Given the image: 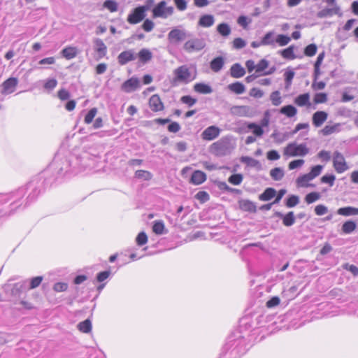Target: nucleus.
<instances>
[{"label":"nucleus","instance_id":"47","mask_svg":"<svg viewBox=\"0 0 358 358\" xmlns=\"http://www.w3.org/2000/svg\"><path fill=\"white\" fill-rule=\"evenodd\" d=\"M291 41V38L287 35L278 34L275 38L276 42L280 46L287 45Z\"/></svg>","mask_w":358,"mask_h":358},{"label":"nucleus","instance_id":"29","mask_svg":"<svg viewBox=\"0 0 358 358\" xmlns=\"http://www.w3.org/2000/svg\"><path fill=\"white\" fill-rule=\"evenodd\" d=\"M228 89L236 94H241L245 92V86L238 81L229 85Z\"/></svg>","mask_w":358,"mask_h":358},{"label":"nucleus","instance_id":"11","mask_svg":"<svg viewBox=\"0 0 358 358\" xmlns=\"http://www.w3.org/2000/svg\"><path fill=\"white\" fill-rule=\"evenodd\" d=\"M139 87V80L136 77H132L122 84L121 90L124 92L130 93L136 91Z\"/></svg>","mask_w":358,"mask_h":358},{"label":"nucleus","instance_id":"33","mask_svg":"<svg viewBox=\"0 0 358 358\" xmlns=\"http://www.w3.org/2000/svg\"><path fill=\"white\" fill-rule=\"evenodd\" d=\"M310 96L308 93H305L303 94H300L298 96L295 100L294 103L298 105L299 106H304L306 105H309L310 102Z\"/></svg>","mask_w":358,"mask_h":358},{"label":"nucleus","instance_id":"2","mask_svg":"<svg viewBox=\"0 0 358 358\" xmlns=\"http://www.w3.org/2000/svg\"><path fill=\"white\" fill-rule=\"evenodd\" d=\"M235 138L231 136H226L210 146V152L217 157H224L230 155L236 148Z\"/></svg>","mask_w":358,"mask_h":358},{"label":"nucleus","instance_id":"6","mask_svg":"<svg viewBox=\"0 0 358 358\" xmlns=\"http://www.w3.org/2000/svg\"><path fill=\"white\" fill-rule=\"evenodd\" d=\"M192 36V33L186 31L184 29L178 27L173 29L168 34V40L171 43L178 44L179 43L187 40V38Z\"/></svg>","mask_w":358,"mask_h":358},{"label":"nucleus","instance_id":"14","mask_svg":"<svg viewBox=\"0 0 358 358\" xmlns=\"http://www.w3.org/2000/svg\"><path fill=\"white\" fill-rule=\"evenodd\" d=\"M17 83L18 80L16 78L12 77L6 80L2 84L3 90L1 93L6 94L13 92Z\"/></svg>","mask_w":358,"mask_h":358},{"label":"nucleus","instance_id":"42","mask_svg":"<svg viewBox=\"0 0 358 358\" xmlns=\"http://www.w3.org/2000/svg\"><path fill=\"white\" fill-rule=\"evenodd\" d=\"M247 127L252 131V133L257 136H262L264 134V130L262 127L256 123H248Z\"/></svg>","mask_w":358,"mask_h":358},{"label":"nucleus","instance_id":"32","mask_svg":"<svg viewBox=\"0 0 358 358\" xmlns=\"http://www.w3.org/2000/svg\"><path fill=\"white\" fill-rule=\"evenodd\" d=\"M313 179L308 173L304 174L296 179L297 185L299 187H314V185L309 184L308 182Z\"/></svg>","mask_w":358,"mask_h":358},{"label":"nucleus","instance_id":"28","mask_svg":"<svg viewBox=\"0 0 358 358\" xmlns=\"http://www.w3.org/2000/svg\"><path fill=\"white\" fill-rule=\"evenodd\" d=\"M341 124L336 123L333 125H326L322 130L321 132L324 136H329L334 133L339 132L341 130Z\"/></svg>","mask_w":358,"mask_h":358},{"label":"nucleus","instance_id":"59","mask_svg":"<svg viewBox=\"0 0 358 358\" xmlns=\"http://www.w3.org/2000/svg\"><path fill=\"white\" fill-rule=\"evenodd\" d=\"M43 280L42 276H36L31 279L30 280V285H29V289H32L34 288L38 287L40 284L41 283Z\"/></svg>","mask_w":358,"mask_h":358},{"label":"nucleus","instance_id":"50","mask_svg":"<svg viewBox=\"0 0 358 358\" xmlns=\"http://www.w3.org/2000/svg\"><path fill=\"white\" fill-rule=\"evenodd\" d=\"M317 50V45L315 43H311L305 48L304 54L308 57H313L316 54Z\"/></svg>","mask_w":358,"mask_h":358},{"label":"nucleus","instance_id":"63","mask_svg":"<svg viewBox=\"0 0 358 358\" xmlns=\"http://www.w3.org/2000/svg\"><path fill=\"white\" fill-rule=\"evenodd\" d=\"M246 45V42L241 38H236L233 41V47L235 49H241Z\"/></svg>","mask_w":358,"mask_h":358},{"label":"nucleus","instance_id":"61","mask_svg":"<svg viewBox=\"0 0 358 358\" xmlns=\"http://www.w3.org/2000/svg\"><path fill=\"white\" fill-rule=\"evenodd\" d=\"M57 85V81L55 78L48 79L45 84H44V88L48 90H52L56 87Z\"/></svg>","mask_w":358,"mask_h":358},{"label":"nucleus","instance_id":"16","mask_svg":"<svg viewBox=\"0 0 358 358\" xmlns=\"http://www.w3.org/2000/svg\"><path fill=\"white\" fill-rule=\"evenodd\" d=\"M334 7L329 8H326L317 13V17L319 18H324L327 17H331L334 15H341V9L337 5H333Z\"/></svg>","mask_w":358,"mask_h":358},{"label":"nucleus","instance_id":"60","mask_svg":"<svg viewBox=\"0 0 358 358\" xmlns=\"http://www.w3.org/2000/svg\"><path fill=\"white\" fill-rule=\"evenodd\" d=\"M268 66V62L265 59H262L259 61V62L256 65V72L260 73L263 71H264L266 69H267Z\"/></svg>","mask_w":358,"mask_h":358},{"label":"nucleus","instance_id":"19","mask_svg":"<svg viewBox=\"0 0 358 358\" xmlns=\"http://www.w3.org/2000/svg\"><path fill=\"white\" fill-rule=\"evenodd\" d=\"M206 180V174L199 170L194 171L191 176L190 182L199 185L202 184Z\"/></svg>","mask_w":358,"mask_h":358},{"label":"nucleus","instance_id":"40","mask_svg":"<svg viewBox=\"0 0 358 358\" xmlns=\"http://www.w3.org/2000/svg\"><path fill=\"white\" fill-rule=\"evenodd\" d=\"M282 223L286 227H291L295 223V216L294 212L290 211L284 215Z\"/></svg>","mask_w":358,"mask_h":358},{"label":"nucleus","instance_id":"62","mask_svg":"<svg viewBox=\"0 0 358 358\" xmlns=\"http://www.w3.org/2000/svg\"><path fill=\"white\" fill-rule=\"evenodd\" d=\"M317 157L323 162H327L331 159V152L329 151L322 150L318 152Z\"/></svg>","mask_w":358,"mask_h":358},{"label":"nucleus","instance_id":"64","mask_svg":"<svg viewBox=\"0 0 358 358\" xmlns=\"http://www.w3.org/2000/svg\"><path fill=\"white\" fill-rule=\"evenodd\" d=\"M154 22L149 19H146L142 25L143 30L146 32L151 31L154 29Z\"/></svg>","mask_w":358,"mask_h":358},{"label":"nucleus","instance_id":"53","mask_svg":"<svg viewBox=\"0 0 358 358\" xmlns=\"http://www.w3.org/2000/svg\"><path fill=\"white\" fill-rule=\"evenodd\" d=\"M136 241L138 245H144L148 242V236L146 234L144 231L140 232L136 238Z\"/></svg>","mask_w":358,"mask_h":358},{"label":"nucleus","instance_id":"24","mask_svg":"<svg viewBox=\"0 0 358 358\" xmlns=\"http://www.w3.org/2000/svg\"><path fill=\"white\" fill-rule=\"evenodd\" d=\"M337 213L338 215L346 217L352 215H358V208L352 206L340 208L338 209Z\"/></svg>","mask_w":358,"mask_h":358},{"label":"nucleus","instance_id":"10","mask_svg":"<svg viewBox=\"0 0 358 358\" xmlns=\"http://www.w3.org/2000/svg\"><path fill=\"white\" fill-rule=\"evenodd\" d=\"M146 16L145 12L140 6L134 8L127 17V22L136 24L141 22Z\"/></svg>","mask_w":358,"mask_h":358},{"label":"nucleus","instance_id":"26","mask_svg":"<svg viewBox=\"0 0 358 358\" xmlns=\"http://www.w3.org/2000/svg\"><path fill=\"white\" fill-rule=\"evenodd\" d=\"M194 90L195 92L203 94H208L213 92L212 87L203 83H196L194 86Z\"/></svg>","mask_w":358,"mask_h":358},{"label":"nucleus","instance_id":"52","mask_svg":"<svg viewBox=\"0 0 358 358\" xmlns=\"http://www.w3.org/2000/svg\"><path fill=\"white\" fill-rule=\"evenodd\" d=\"M299 203V197L296 195H291L286 201V206L288 208H293Z\"/></svg>","mask_w":358,"mask_h":358},{"label":"nucleus","instance_id":"15","mask_svg":"<svg viewBox=\"0 0 358 358\" xmlns=\"http://www.w3.org/2000/svg\"><path fill=\"white\" fill-rule=\"evenodd\" d=\"M94 50L97 53L98 59L104 57L107 53V47L103 41L99 38H94Z\"/></svg>","mask_w":358,"mask_h":358},{"label":"nucleus","instance_id":"13","mask_svg":"<svg viewBox=\"0 0 358 358\" xmlns=\"http://www.w3.org/2000/svg\"><path fill=\"white\" fill-rule=\"evenodd\" d=\"M136 58L134 50H129L122 52L117 57L118 63L120 65H125L129 62L134 61Z\"/></svg>","mask_w":358,"mask_h":358},{"label":"nucleus","instance_id":"31","mask_svg":"<svg viewBox=\"0 0 358 358\" xmlns=\"http://www.w3.org/2000/svg\"><path fill=\"white\" fill-rule=\"evenodd\" d=\"M276 194V191L274 188L268 187L262 194L259 196V199L261 201H269L273 199Z\"/></svg>","mask_w":358,"mask_h":358},{"label":"nucleus","instance_id":"45","mask_svg":"<svg viewBox=\"0 0 358 358\" xmlns=\"http://www.w3.org/2000/svg\"><path fill=\"white\" fill-rule=\"evenodd\" d=\"M243 180V176L241 173H235L230 176L228 178V182L234 185H240Z\"/></svg>","mask_w":358,"mask_h":358},{"label":"nucleus","instance_id":"7","mask_svg":"<svg viewBox=\"0 0 358 358\" xmlns=\"http://www.w3.org/2000/svg\"><path fill=\"white\" fill-rule=\"evenodd\" d=\"M173 13V7L166 6L164 1L159 2L152 10L154 17L166 19Z\"/></svg>","mask_w":358,"mask_h":358},{"label":"nucleus","instance_id":"54","mask_svg":"<svg viewBox=\"0 0 358 358\" xmlns=\"http://www.w3.org/2000/svg\"><path fill=\"white\" fill-rule=\"evenodd\" d=\"M322 169L323 166L322 165H316L311 169L310 171L308 173V175L313 180L321 173Z\"/></svg>","mask_w":358,"mask_h":358},{"label":"nucleus","instance_id":"44","mask_svg":"<svg viewBox=\"0 0 358 358\" xmlns=\"http://www.w3.org/2000/svg\"><path fill=\"white\" fill-rule=\"evenodd\" d=\"M103 6L111 13L116 12L118 9V3L114 0H106Z\"/></svg>","mask_w":358,"mask_h":358},{"label":"nucleus","instance_id":"9","mask_svg":"<svg viewBox=\"0 0 358 358\" xmlns=\"http://www.w3.org/2000/svg\"><path fill=\"white\" fill-rule=\"evenodd\" d=\"M28 188H33V192L29 194V195L27 197V199L30 201L34 200L37 196V195L40 194V190H38L36 187H34V182H30L27 185L26 188L21 187L18 189L15 192H13L11 194L12 198L16 197V201H15V202L17 201V199H20L24 197V196L26 194V189Z\"/></svg>","mask_w":358,"mask_h":358},{"label":"nucleus","instance_id":"21","mask_svg":"<svg viewBox=\"0 0 358 358\" xmlns=\"http://www.w3.org/2000/svg\"><path fill=\"white\" fill-rule=\"evenodd\" d=\"M239 207L242 210L255 213L257 210L255 203L248 199H241L238 202Z\"/></svg>","mask_w":358,"mask_h":358},{"label":"nucleus","instance_id":"46","mask_svg":"<svg viewBox=\"0 0 358 358\" xmlns=\"http://www.w3.org/2000/svg\"><path fill=\"white\" fill-rule=\"evenodd\" d=\"M135 177L144 180H150L152 175L150 172L145 170H138L135 172Z\"/></svg>","mask_w":358,"mask_h":358},{"label":"nucleus","instance_id":"5","mask_svg":"<svg viewBox=\"0 0 358 358\" xmlns=\"http://www.w3.org/2000/svg\"><path fill=\"white\" fill-rule=\"evenodd\" d=\"M206 46V41L202 38H196L192 36L187 38L186 42L183 45V49L188 53L199 52L203 50Z\"/></svg>","mask_w":358,"mask_h":358},{"label":"nucleus","instance_id":"49","mask_svg":"<svg viewBox=\"0 0 358 358\" xmlns=\"http://www.w3.org/2000/svg\"><path fill=\"white\" fill-rule=\"evenodd\" d=\"M241 162L252 167H255L259 164L258 160L248 156L242 157Z\"/></svg>","mask_w":358,"mask_h":358},{"label":"nucleus","instance_id":"23","mask_svg":"<svg viewBox=\"0 0 358 358\" xmlns=\"http://www.w3.org/2000/svg\"><path fill=\"white\" fill-rule=\"evenodd\" d=\"M78 53V49L76 47L68 46L64 48L61 54L66 59H71L75 58Z\"/></svg>","mask_w":358,"mask_h":358},{"label":"nucleus","instance_id":"4","mask_svg":"<svg viewBox=\"0 0 358 358\" xmlns=\"http://www.w3.org/2000/svg\"><path fill=\"white\" fill-rule=\"evenodd\" d=\"M310 149L306 143L297 144L296 142L289 143L285 148L283 155L287 157H304L309 153Z\"/></svg>","mask_w":358,"mask_h":358},{"label":"nucleus","instance_id":"12","mask_svg":"<svg viewBox=\"0 0 358 358\" xmlns=\"http://www.w3.org/2000/svg\"><path fill=\"white\" fill-rule=\"evenodd\" d=\"M220 129L216 126H210L205 129L201 134V137L206 141H213L219 136Z\"/></svg>","mask_w":358,"mask_h":358},{"label":"nucleus","instance_id":"36","mask_svg":"<svg viewBox=\"0 0 358 358\" xmlns=\"http://www.w3.org/2000/svg\"><path fill=\"white\" fill-rule=\"evenodd\" d=\"M294 45H290L286 49H284L280 51V54L285 59L292 60L294 59L296 57L294 53Z\"/></svg>","mask_w":358,"mask_h":358},{"label":"nucleus","instance_id":"8","mask_svg":"<svg viewBox=\"0 0 358 358\" xmlns=\"http://www.w3.org/2000/svg\"><path fill=\"white\" fill-rule=\"evenodd\" d=\"M333 166L338 173H342L349 169L343 155L338 151L334 152Z\"/></svg>","mask_w":358,"mask_h":358},{"label":"nucleus","instance_id":"38","mask_svg":"<svg viewBox=\"0 0 358 358\" xmlns=\"http://www.w3.org/2000/svg\"><path fill=\"white\" fill-rule=\"evenodd\" d=\"M356 229V223L352 220H348L343 223L342 231L346 234H351Z\"/></svg>","mask_w":358,"mask_h":358},{"label":"nucleus","instance_id":"56","mask_svg":"<svg viewBox=\"0 0 358 358\" xmlns=\"http://www.w3.org/2000/svg\"><path fill=\"white\" fill-rule=\"evenodd\" d=\"M294 72L292 70H289V71H287L285 74H284V76H285V84H286V88H289V86L291 85L292 84V81L294 77Z\"/></svg>","mask_w":358,"mask_h":358},{"label":"nucleus","instance_id":"58","mask_svg":"<svg viewBox=\"0 0 358 358\" xmlns=\"http://www.w3.org/2000/svg\"><path fill=\"white\" fill-rule=\"evenodd\" d=\"M180 101L182 103L188 105L189 107L194 105L197 100L194 98H192L191 96L186 95L181 97Z\"/></svg>","mask_w":358,"mask_h":358},{"label":"nucleus","instance_id":"30","mask_svg":"<svg viewBox=\"0 0 358 358\" xmlns=\"http://www.w3.org/2000/svg\"><path fill=\"white\" fill-rule=\"evenodd\" d=\"M280 113L290 118L296 115L297 109L292 105H287L280 109Z\"/></svg>","mask_w":358,"mask_h":358},{"label":"nucleus","instance_id":"57","mask_svg":"<svg viewBox=\"0 0 358 358\" xmlns=\"http://www.w3.org/2000/svg\"><path fill=\"white\" fill-rule=\"evenodd\" d=\"M335 180L336 176L333 174L324 175L321 178V182L329 184L330 187L334 185Z\"/></svg>","mask_w":358,"mask_h":358},{"label":"nucleus","instance_id":"3","mask_svg":"<svg viewBox=\"0 0 358 358\" xmlns=\"http://www.w3.org/2000/svg\"><path fill=\"white\" fill-rule=\"evenodd\" d=\"M174 77L172 80V84L177 85L179 83L187 84L194 80L196 76V72L192 76L189 69L187 65H182L173 71Z\"/></svg>","mask_w":358,"mask_h":358},{"label":"nucleus","instance_id":"1","mask_svg":"<svg viewBox=\"0 0 358 358\" xmlns=\"http://www.w3.org/2000/svg\"><path fill=\"white\" fill-rule=\"evenodd\" d=\"M89 164H82L79 157L71 155L61 161H55L52 166L57 169L59 176H64L73 170L80 171L87 168Z\"/></svg>","mask_w":358,"mask_h":358},{"label":"nucleus","instance_id":"39","mask_svg":"<svg viewBox=\"0 0 358 358\" xmlns=\"http://www.w3.org/2000/svg\"><path fill=\"white\" fill-rule=\"evenodd\" d=\"M217 31L224 37H227L231 34V28L229 25L224 22L217 25Z\"/></svg>","mask_w":358,"mask_h":358},{"label":"nucleus","instance_id":"48","mask_svg":"<svg viewBox=\"0 0 358 358\" xmlns=\"http://www.w3.org/2000/svg\"><path fill=\"white\" fill-rule=\"evenodd\" d=\"M152 230L156 234H164V224L163 222L162 221H155Z\"/></svg>","mask_w":358,"mask_h":358},{"label":"nucleus","instance_id":"27","mask_svg":"<svg viewBox=\"0 0 358 358\" xmlns=\"http://www.w3.org/2000/svg\"><path fill=\"white\" fill-rule=\"evenodd\" d=\"M138 57L141 62L145 64L152 59V53L150 50L143 48L138 53Z\"/></svg>","mask_w":358,"mask_h":358},{"label":"nucleus","instance_id":"43","mask_svg":"<svg viewBox=\"0 0 358 358\" xmlns=\"http://www.w3.org/2000/svg\"><path fill=\"white\" fill-rule=\"evenodd\" d=\"M270 100L273 106H278L282 103V97L279 91L273 92L270 95Z\"/></svg>","mask_w":358,"mask_h":358},{"label":"nucleus","instance_id":"51","mask_svg":"<svg viewBox=\"0 0 358 358\" xmlns=\"http://www.w3.org/2000/svg\"><path fill=\"white\" fill-rule=\"evenodd\" d=\"M320 198V194L318 192H311L308 194L305 197V201L307 203L310 204L316 201H317Z\"/></svg>","mask_w":358,"mask_h":358},{"label":"nucleus","instance_id":"25","mask_svg":"<svg viewBox=\"0 0 358 358\" xmlns=\"http://www.w3.org/2000/svg\"><path fill=\"white\" fill-rule=\"evenodd\" d=\"M215 22V18L212 15H203L199 20V25L202 27H210L213 25Z\"/></svg>","mask_w":358,"mask_h":358},{"label":"nucleus","instance_id":"20","mask_svg":"<svg viewBox=\"0 0 358 358\" xmlns=\"http://www.w3.org/2000/svg\"><path fill=\"white\" fill-rule=\"evenodd\" d=\"M245 74V69L239 64L236 63L230 68V75L234 78H239Z\"/></svg>","mask_w":358,"mask_h":358},{"label":"nucleus","instance_id":"18","mask_svg":"<svg viewBox=\"0 0 358 358\" xmlns=\"http://www.w3.org/2000/svg\"><path fill=\"white\" fill-rule=\"evenodd\" d=\"M327 113L324 111H317L313 115V124L315 127H320L327 120Z\"/></svg>","mask_w":358,"mask_h":358},{"label":"nucleus","instance_id":"22","mask_svg":"<svg viewBox=\"0 0 358 358\" xmlns=\"http://www.w3.org/2000/svg\"><path fill=\"white\" fill-rule=\"evenodd\" d=\"M224 65V59L221 56L214 58L210 63V69L215 73L220 71Z\"/></svg>","mask_w":358,"mask_h":358},{"label":"nucleus","instance_id":"37","mask_svg":"<svg viewBox=\"0 0 358 358\" xmlns=\"http://www.w3.org/2000/svg\"><path fill=\"white\" fill-rule=\"evenodd\" d=\"M249 107L246 106H236L232 107L231 113L238 116H246Z\"/></svg>","mask_w":358,"mask_h":358},{"label":"nucleus","instance_id":"41","mask_svg":"<svg viewBox=\"0 0 358 358\" xmlns=\"http://www.w3.org/2000/svg\"><path fill=\"white\" fill-rule=\"evenodd\" d=\"M275 41V40H274V32L268 31L262 38V43H263L264 45H274Z\"/></svg>","mask_w":358,"mask_h":358},{"label":"nucleus","instance_id":"34","mask_svg":"<svg viewBox=\"0 0 358 358\" xmlns=\"http://www.w3.org/2000/svg\"><path fill=\"white\" fill-rule=\"evenodd\" d=\"M284 171L282 168L275 167L271 170L270 176L275 181H279L284 177Z\"/></svg>","mask_w":358,"mask_h":358},{"label":"nucleus","instance_id":"55","mask_svg":"<svg viewBox=\"0 0 358 358\" xmlns=\"http://www.w3.org/2000/svg\"><path fill=\"white\" fill-rule=\"evenodd\" d=\"M96 113L97 109L96 108H91L85 117V122L86 124H90L96 116Z\"/></svg>","mask_w":358,"mask_h":358},{"label":"nucleus","instance_id":"17","mask_svg":"<svg viewBox=\"0 0 358 358\" xmlns=\"http://www.w3.org/2000/svg\"><path fill=\"white\" fill-rule=\"evenodd\" d=\"M149 106L154 112L161 111L164 109V104L159 95L154 94L149 99Z\"/></svg>","mask_w":358,"mask_h":358},{"label":"nucleus","instance_id":"35","mask_svg":"<svg viewBox=\"0 0 358 358\" xmlns=\"http://www.w3.org/2000/svg\"><path fill=\"white\" fill-rule=\"evenodd\" d=\"M78 329L83 333H90L92 331V322L90 319H87L78 324Z\"/></svg>","mask_w":358,"mask_h":358}]
</instances>
